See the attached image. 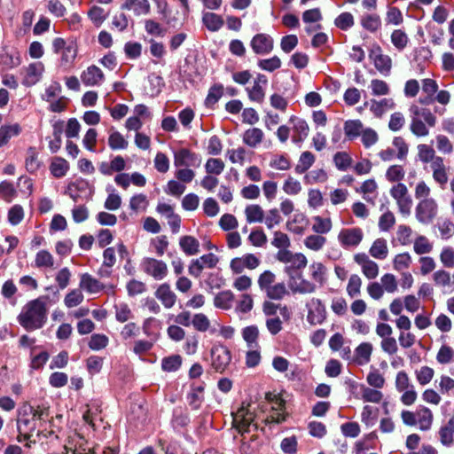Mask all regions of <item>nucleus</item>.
<instances>
[{"label": "nucleus", "instance_id": "obj_1", "mask_svg": "<svg viewBox=\"0 0 454 454\" xmlns=\"http://www.w3.org/2000/svg\"><path fill=\"white\" fill-rule=\"evenodd\" d=\"M413 192L418 201L414 209L415 219L421 224L432 223L438 216L439 203L431 196V186L425 180H419Z\"/></svg>", "mask_w": 454, "mask_h": 454}, {"label": "nucleus", "instance_id": "obj_2", "mask_svg": "<svg viewBox=\"0 0 454 454\" xmlns=\"http://www.w3.org/2000/svg\"><path fill=\"white\" fill-rule=\"evenodd\" d=\"M400 417L403 425L417 427L422 432L429 431L434 423L433 411L425 405H419L415 411L403 410Z\"/></svg>", "mask_w": 454, "mask_h": 454}, {"label": "nucleus", "instance_id": "obj_3", "mask_svg": "<svg viewBox=\"0 0 454 454\" xmlns=\"http://www.w3.org/2000/svg\"><path fill=\"white\" fill-rule=\"evenodd\" d=\"M277 276L270 270L262 271L257 278V285L262 292H264L271 300H281L288 290L284 282H276Z\"/></svg>", "mask_w": 454, "mask_h": 454}, {"label": "nucleus", "instance_id": "obj_4", "mask_svg": "<svg viewBox=\"0 0 454 454\" xmlns=\"http://www.w3.org/2000/svg\"><path fill=\"white\" fill-rule=\"evenodd\" d=\"M389 194L395 200L400 215L403 217L410 216L413 200L406 184L403 183L395 184L390 188Z\"/></svg>", "mask_w": 454, "mask_h": 454}, {"label": "nucleus", "instance_id": "obj_5", "mask_svg": "<svg viewBox=\"0 0 454 454\" xmlns=\"http://www.w3.org/2000/svg\"><path fill=\"white\" fill-rule=\"evenodd\" d=\"M285 273L288 276L287 286L294 294H307L317 290V286L307 279L300 272L292 271L291 267H285Z\"/></svg>", "mask_w": 454, "mask_h": 454}, {"label": "nucleus", "instance_id": "obj_6", "mask_svg": "<svg viewBox=\"0 0 454 454\" xmlns=\"http://www.w3.org/2000/svg\"><path fill=\"white\" fill-rule=\"evenodd\" d=\"M254 408L250 403H243L238 411L232 413L233 426L239 433H244L249 429L250 427H254Z\"/></svg>", "mask_w": 454, "mask_h": 454}, {"label": "nucleus", "instance_id": "obj_7", "mask_svg": "<svg viewBox=\"0 0 454 454\" xmlns=\"http://www.w3.org/2000/svg\"><path fill=\"white\" fill-rule=\"evenodd\" d=\"M141 269L145 274L157 281L165 279L169 272L167 262L153 257H145L141 262Z\"/></svg>", "mask_w": 454, "mask_h": 454}, {"label": "nucleus", "instance_id": "obj_8", "mask_svg": "<svg viewBox=\"0 0 454 454\" xmlns=\"http://www.w3.org/2000/svg\"><path fill=\"white\" fill-rule=\"evenodd\" d=\"M261 264V260L254 254H244L241 256L234 257L230 262V270L233 275H240L247 269L255 270Z\"/></svg>", "mask_w": 454, "mask_h": 454}, {"label": "nucleus", "instance_id": "obj_9", "mask_svg": "<svg viewBox=\"0 0 454 454\" xmlns=\"http://www.w3.org/2000/svg\"><path fill=\"white\" fill-rule=\"evenodd\" d=\"M265 398L271 409V413L266 419V421L269 423H281L285 421L286 416L285 411V401L280 395L270 392L266 394Z\"/></svg>", "mask_w": 454, "mask_h": 454}, {"label": "nucleus", "instance_id": "obj_10", "mask_svg": "<svg viewBox=\"0 0 454 454\" xmlns=\"http://www.w3.org/2000/svg\"><path fill=\"white\" fill-rule=\"evenodd\" d=\"M307 321L312 325H320L326 318V308L319 298L312 297L306 302Z\"/></svg>", "mask_w": 454, "mask_h": 454}, {"label": "nucleus", "instance_id": "obj_11", "mask_svg": "<svg viewBox=\"0 0 454 454\" xmlns=\"http://www.w3.org/2000/svg\"><path fill=\"white\" fill-rule=\"evenodd\" d=\"M231 361L230 349L222 344H215L211 349V364L218 372H223Z\"/></svg>", "mask_w": 454, "mask_h": 454}, {"label": "nucleus", "instance_id": "obj_12", "mask_svg": "<svg viewBox=\"0 0 454 454\" xmlns=\"http://www.w3.org/2000/svg\"><path fill=\"white\" fill-rule=\"evenodd\" d=\"M47 300L42 297L30 303V329L41 328L45 323Z\"/></svg>", "mask_w": 454, "mask_h": 454}, {"label": "nucleus", "instance_id": "obj_13", "mask_svg": "<svg viewBox=\"0 0 454 454\" xmlns=\"http://www.w3.org/2000/svg\"><path fill=\"white\" fill-rule=\"evenodd\" d=\"M364 239V232L359 227L344 228L337 236L338 242L345 248L356 247Z\"/></svg>", "mask_w": 454, "mask_h": 454}, {"label": "nucleus", "instance_id": "obj_14", "mask_svg": "<svg viewBox=\"0 0 454 454\" xmlns=\"http://www.w3.org/2000/svg\"><path fill=\"white\" fill-rule=\"evenodd\" d=\"M369 59L373 63L375 68L383 75H388L392 68V60L388 55L383 53L382 49L375 44L372 45Z\"/></svg>", "mask_w": 454, "mask_h": 454}, {"label": "nucleus", "instance_id": "obj_15", "mask_svg": "<svg viewBox=\"0 0 454 454\" xmlns=\"http://www.w3.org/2000/svg\"><path fill=\"white\" fill-rule=\"evenodd\" d=\"M200 156L186 148H182L174 153V165L176 168H197L200 167Z\"/></svg>", "mask_w": 454, "mask_h": 454}, {"label": "nucleus", "instance_id": "obj_16", "mask_svg": "<svg viewBox=\"0 0 454 454\" xmlns=\"http://www.w3.org/2000/svg\"><path fill=\"white\" fill-rule=\"evenodd\" d=\"M364 106L369 107L371 113L376 118H382L387 112L394 110L396 106L395 100L391 98H372L365 102Z\"/></svg>", "mask_w": 454, "mask_h": 454}, {"label": "nucleus", "instance_id": "obj_17", "mask_svg": "<svg viewBox=\"0 0 454 454\" xmlns=\"http://www.w3.org/2000/svg\"><path fill=\"white\" fill-rule=\"evenodd\" d=\"M435 162L429 165L432 178L441 188H444L449 181L450 167L444 162L443 158L436 159Z\"/></svg>", "mask_w": 454, "mask_h": 454}, {"label": "nucleus", "instance_id": "obj_18", "mask_svg": "<svg viewBox=\"0 0 454 454\" xmlns=\"http://www.w3.org/2000/svg\"><path fill=\"white\" fill-rule=\"evenodd\" d=\"M354 261L360 267L363 274L368 279H374L379 275V265L364 253H358L354 255Z\"/></svg>", "mask_w": 454, "mask_h": 454}, {"label": "nucleus", "instance_id": "obj_19", "mask_svg": "<svg viewBox=\"0 0 454 454\" xmlns=\"http://www.w3.org/2000/svg\"><path fill=\"white\" fill-rule=\"evenodd\" d=\"M250 44L254 53L265 55L272 51L274 40L270 35L261 33L252 38Z\"/></svg>", "mask_w": 454, "mask_h": 454}, {"label": "nucleus", "instance_id": "obj_20", "mask_svg": "<svg viewBox=\"0 0 454 454\" xmlns=\"http://www.w3.org/2000/svg\"><path fill=\"white\" fill-rule=\"evenodd\" d=\"M289 123L292 125V130L294 132L292 137L293 142L301 143L304 141L309 133L308 122L302 118L293 115L289 118Z\"/></svg>", "mask_w": 454, "mask_h": 454}, {"label": "nucleus", "instance_id": "obj_21", "mask_svg": "<svg viewBox=\"0 0 454 454\" xmlns=\"http://www.w3.org/2000/svg\"><path fill=\"white\" fill-rule=\"evenodd\" d=\"M154 296L161 302L165 309H171L175 306L177 297L171 289L168 283H162L158 286Z\"/></svg>", "mask_w": 454, "mask_h": 454}, {"label": "nucleus", "instance_id": "obj_22", "mask_svg": "<svg viewBox=\"0 0 454 454\" xmlns=\"http://www.w3.org/2000/svg\"><path fill=\"white\" fill-rule=\"evenodd\" d=\"M309 224L308 217L301 212H295L289 217L286 223L287 231L294 234L301 235L304 233Z\"/></svg>", "mask_w": 454, "mask_h": 454}, {"label": "nucleus", "instance_id": "obj_23", "mask_svg": "<svg viewBox=\"0 0 454 454\" xmlns=\"http://www.w3.org/2000/svg\"><path fill=\"white\" fill-rule=\"evenodd\" d=\"M268 82L267 78L263 74H258L254 80L253 86L247 88V91L250 100L262 103L265 97L264 88Z\"/></svg>", "mask_w": 454, "mask_h": 454}, {"label": "nucleus", "instance_id": "obj_24", "mask_svg": "<svg viewBox=\"0 0 454 454\" xmlns=\"http://www.w3.org/2000/svg\"><path fill=\"white\" fill-rule=\"evenodd\" d=\"M193 328L201 333L209 332L211 334L217 333L216 321H211L204 313H196L192 318Z\"/></svg>", "mask_w": 454, "mask_h": 454}, {"label": "nucleus", "instance_id": "obj_25", "mask_svg": "<svg viewBox=\"0 0 454 454\" xmlns=\"http://www.w3.org/2000/svg\"><path fill=\"white\" fill-rule=\"evenodd\" d=\"M358 387V398L364 403H372L379 404L384 398V395L380 388L371 387L365 384H359Z\"/></svg>", "mask_w": 454, "mask_h": 454}, {"label": "nucleus", "instance_id": "obj_26", "mask_svg": "<svg viewBox=\"0 0 454 454\" xmlns=\"http://www.w3.org/2000/svg\"><path fill=\"white\" fill-rule=\"evenodd\" d=\"M102 70L96 66H90L81 74V80L86 86H98L104 80Z\"/></svg>", "mask_w": 454, "mask_h": 454}, {"label": "nucleus", "instance_id": "obj_27", "mask_svg": "<svg viewBox=\"0 0 454 454\" xmlns=\"http://www.w3.org/2000/svg\"><path fill=\"white\" fill-rule=\"evenodd\" d=\"M79 287L90 294H97L104 289V285L89 273L80 276Z\"/></svg>", "mask_w": 454, "mask_h": 454}, {"label": "nucleus", "instance_id": "obj_28", "mask_svg": "<svg viewBox=\"0 0 454 454\" xmlns=\"http://www.w3.org/2000/svg\"><path fill=\"white\" fill-rule=\"evenodd\" d=\"M121 8L132 12L136 16H141L150 12L151 5L148 0H123Z\"/></svg>", "mask_w": 454, "mask_h": 454}, {"label": "nucleus", "instance_id": "obj_29", "mask_svg": "<svg viewBox=\"0 0 454 454\" xmlns=\"http://www.w3.org/2000/svg\"><path fill=\"white\" fill-rule=\"evenodd\" d=\"M310 281L318 286H324L327 281V269L321 262H313L309 266Z\"/></svg>", "mask_w": 454, "mask_h": 454}, {"label": "nucleus", "instance_id": "obj_30", "mask_svg": "<svg viewBox=\"0 0 454 454\" xmlns=\"http://www.w3.org/2000/svg\"><path fill=\"white\" fill-rule=\"evenodd\" d=\"M372 351V343L362 342L355 348L353 361L358 365H365L371 361Z\"/></svg>", "mask_w": 454, "mask_h": 454}, {"label": "nucleus", "instance_id": "obj_31", "mask_svg": "<svg viewBox=\"0 0 454 454\" xmlns=\"http://www.w3.org/2000/svg\"><path fill=\"white\" fill-rule=\"evenodd\" d=\"M160 321L155 317H150L145 318L142 324L144 334L153 341H156L160 336Z\"/></svg>", "mask_w": 454, "mask_h": 454}, {"label": "nucleus", "instance_id": "obj_32", "mask_svg": "<svg viewBox=\"0 0 454 454\" xmlns=\"http://www.w3.org/2000/svg\"><path fill=\"white\" fill-rule=\"evenodd\" d=\"M369 254L374 259L385 260L389 254L387 239L384 238L376 239L369 249Z\"/></svg>", "mask_w": 454, "mask_h": 454}, {"label": "nucleus", "instance_id": "obj_33", "mask_svg": "<svg viewBox=\"0 0 454 454\" xmlns=\"http://www.w3.org/2000/svg\"><path fill=\"white\" fill-rule=\"evenodd\" d=\"M411 120L415 119H423L424 121L430 127L434 126L435 124V117L430 112L429 109L419 107V106L412 104L409 108Z\"/></svg>", "mask_w": 454, "mask_h": 454}, {"label": "nucleus", "instance_id": "obj_34", "mask_svg": "<svg viewBox=\"0 0 454 454\" xmlns=\"http://www.w3.org/2000/svg\"><path fill=\"white\" fill-rule=\"evenodd\" d=\"M263 137L264 133L261 129L250 128L243 133L242 141L247 146L255 148L262 143Z\"/></svg>", "mask_w": 454, "mask_h": 454}, {"label": "nucleus", "instance_id": "obj_35", "mask_svg": "<svg viewBox=\"0 0 454 454\" xmlns=\"http://www.w3.org/2000/svg\"><path fill=\"white\" fill-rule=\"evenodd\" d=\"M378 184L374 179H367L365 180L360 186L359 189L356 190L357 192L363 195V198L371 203H374L375 199L377 198Z\"/></svg>", "mask_w": 454, "mask_h": 454}, {"label": "nucleus", "instance_id": "obj_36", "mask_svg": "<svg viewBox=\"0 0 454 454\" xmlns=\"http://www.w3.org/2000/svg\"><path fill=\"white\" fill-rule=\"evenodd\" d=\"M440 442L443 446H450L454 441V416L439 429Z\"/></svg>", "mask_w": 454, "mask_h": 454}, {"label": "nucleus", "instance_id": "obj_37", "mask_svg": "<svg viewBox=\"0 0 454 454\" xmlns=\"http://www.w3.org/2000/svg\"><path fill=\"white\" fill-rule=\"evenodd\" d=\"M412 264L410 253L403 252L395 254L392 260L393 269L397 272L407 271Z\"/></svg>", "mask_w": 454, "mask_h": 454}, {"label": "nucleus", "instance_id": "obj_38", "mask_svg": "<svg viewBox=\"0 0 454 454\" xmlns=\"http://www.w3.org/2000/svg\"><path fill=\"white\" fill-rule=\"evenodd\" d=\"M241 334L248 348H260L258 343L259 329L256 325H249L243 328Z\"/></svg>", "mask_w": 454, "mask_h": 454}, {"label": "nucleus", "instance_id": "obj_39", "mask_svg": "<svg viewBox=\"0 0 454 454\" xmlns=\"http://www.w3.org/2000/svg\"><path fill=\"white\" fill-rule=\"evenodd\" d=\"M246 220L248 223H262L264 219V210L258 204H250L244 210Z\"/></svg>", "mask_w": 454, "mask_h": 454}, {"label": "nucleus", "instance_id": "obj_40", "mask_svg": "<svg viewBox=\"0 0 454 454\" xmlns=\"http://www.w3.org/2000/svg\"><path fill=\"white\" fill-rule=\"evenodd\" d=\"M312 231L314 233L324 235L327 234L333 229V222L330 217H322L316 215L312 218Z\"/></svg>", "mask_w": 454, "mask_h": 454}, {"label": "nucleus", "instance_id": "obj_41", "mask_svg": "<svg viewBox=\"0 0 454 454\" xmlns=\"http://www.w3.org/2000/svg\"><path fill=\"white\" fill-rule=\"evenodd\" d=\"M179 246L187 255H194L200 251V242L192 236H183L179 240Z\"/></svg>", "mask_w": 454, "mask_h": 454}, {"label": "nucleus", "instance_id": "obj_42", "mask_svg": "<svg viewBox=\"0 0 454 454\" xmlns=\"http://www.w3.org/2000/svg\"><path fill=\"white\" fill-rule=\"evenodd\" d=\"M326 244V238L314 233L307 236L303 240L304 247L313 252L321 251Z\"/></svg>", "mask_w": 454, "mask_h": 454}, {"label": "nucleus", "instance_id": "obj_43", "mask_svg": "<svg viewBox=\"0 0 454 454\" xmlns=\"http://www.w3.org/2000/svg\"><path fill=\"white\" fill-rule=\"evenodd\" d=\"M418 151V158L419 161L422 163H429L432 164V162H435L436 159H440L441 156H437L435 154V151L434 148L426 144H419L417 146Z\"/></svg>", "mask_w": 454, "mask_h": 454}, {"label": "nucleus", "instance_id": "obj_44", "mask_svg": "<svg viewBox=\"0 0 454 454\" xmlns=\"http://www.w3.org/2000/svg\"><path fill=\"white\" fill-rule=\"evenodd\" d=\"M69 169V163L61 157H54L50 166L51 175L57 178L66 176Z\"/></svg>", "mask_w": 454, "mask_h": 454}, {"label": "nucleus", "instance_id": "obj_45", "mask_svg": "<svg viewBox=\"0 0 454 454\" xmlns=\"http://www.w3.org/2000/svg\"><path fill=\"white\" fill-rule=\"evenodd\" d=\"M364 129V125L359 120H348L344 123V133L350 140L360 137Z\"/></svg>", "mask_w": 454, "mask_h": 454}, {"label": "nucleus", "instance_id": "obj_46", "mask_svg": "<svg viewBox=\"0 0 454 454\" xmlns=\"http://www.w3.org/2000/svg\"><path fill=\"white\" fill-rule=\"evenodd\" d=\"M433 243L424 235L416 237L413 241V251L416 254L422 255L433 251Z\"/></svg>", "mask_w": 454, "mask_h": 454}, {"label": "nucleus", "instance_id": "obj_47", "mask_svg": "<svg viewBox=\"0 0 454 454\" xmlns=\"http://www.w3.org/2000/svg\"><path fill=\"white\" fill-rule=\"evenodd\" d=\"M282 190L288 196H297L302 191V184L295 177L288 176L283 182Z\"/></svg>", "mask_w": 454, "mask_h": 454}, {"label": "nucleus", "instance_id": "obj_48", "mask_svg": "<svg viewBox=\"0 0 454 454\" xmlns=\"http://www.w3.org/2000/svg\"><path fill=\"white\" fill-rule=\"evenodd\" d=\"M108 145L114 151L125 150L129 146V141L119 131H112L108 137Z\"/></svg>", "mask_w": 454, "mask_h": 454}, {"label": "nucleus", "instance_id": "obj_49", "mask_svg": "<svg viewBox=\"0 0 454 454\" xmlns=\"http://www.w3.org/2000/svg\"><path fill=\"white\" fill-rule=\"evenodd\" d=\"M203 24L210 31H218L223 25V20L218 14L205 12L202 17Z\"/></svg>", "mask_w": 454, "mask_h": 454}, {"label": "nucleus", "instance_id": "obj_50", "mask_svg": "<svg viewBox=\"0 0 454 454\" xmlns=\"http://www.w3.org/2000/svg\"><path fill=\"white\" fill-rule=\"evenodd\" d=\"M234 301V294L231 291L226 290L219 293L214 299V305L222 309L231 308Z\"/></svg>", "mask_w": 454, "mask_h": 454}, {"label": "nucleus", "instance_id": "obj_51", "mask_svg": "<svg viewBox=\"0 0 454 454\" xmlns=\"http://www.w3.org/2000/svg\"><path fill=\"white\" fill-rule=\"evenodd\" d=\"M183 364V358L180 355H171L162 358L161 369L167 372H174L179 370Z\"/></svg>", "mask_w": 454, "mask_h": 454}, {"label": "nucleus", "instance_id": "obj_52", "mask_svg": "<svg viewBox=\"0 0 454 454\" xmlns=\"http://www.w3.org/2000/svg\"><path fill=\"white\" fill-rule=\"evenodd\" d=\"M187 398L193 409H199L204 400V385L192 386Z\"/></svg>", "mask_w": 454, "mask_h": 454}, {"label": "nucleus", "instance_id": "obj_53", "mask_svg": "<svg viewBox=\"0 0 454 454\" xmlns=\"http://www.w3.org/2000/svg\"><path fill=\"white\" fill-rule=\"evenodd\" d=\"M372 95L375 97H385L390 94V86L381 79H372L370 82Z\"/></svg>", "mask_w": 454, "mask_h": 454}, {"label": "nucleus", "instance_id": "obj_54", "mask_svg": "<svg viewBox=\"0 0 454 454\" xmlns=\"http://www.w3.org/2000/svg\"><path fill=\"white\" fill-rule=\"evenodd\" d=\"M360 22L364 29L372 33L381 27V20L378 14H365L361 18Z\"/></svg>", "mask_w": 454, "mask_h": 454}, {"label": "nucleus", "instance_id": "obj_55", "mask_svg": "<svg viewBox=\"0 0 454 454\" xmlns=\"http://www.w3.org/2000/svg\"><path fill=\"white\" fill-rule=\"evenodd\" d=\"M35 265L37 268H53L54 258L47 250H40L35 256Z\"/></svg>", "mask_w": 454, "mask_h": 454}, {"label": "nucleus", "instance_id": "obj_56", "mask_svg": "<svg viewBox=\"0 0 454 454\" xmlns=\"http://www.w3.org/2000/svg\"><path fill=\"white\" fill-rule=\"evenodd\" d=\"M434 284L437 287L447 288L451 286L450 273L445 270H438L432 276Z\"/></svg>", "mask_w": 454, "mask_h": 454}, {"label": "nucleus", "instance_id": "obj_57", "mask_svg": "<svg viewBox=\"0 0 454 454\" xmlns=\"http://www.w3.org/2000/svg\"><path fill=\"white\" fill-rule=\"evenodd\" d=\"M88 18L91 22L99 27L107 19V13L105 10L98 5H93L87 12Z\"/></svg>", "mask_w": 454, "mask_h": 454}, {"label": "nucleus", "instance_id": "obj_58", "mask_svg": "<svg viewBox=\"0 0 454 454\" xmlns=\"http://www.w3.org/2000/svg\"><path fill=\"white\" fill-rule=\"evenodd\" d=\"M434 376V370L427 365L421 366L415 371V377L421 386L429 384Z\"/></svg>", "mask_w": 454, "mask_h": 454}, {"label": "nucleus", "instance_id": "obj_59", "mask_svg": "<svg viewBox=\"0 0 454 454\" xmlns=\"http://www.w3.org/2000/svg\"><path fill=\"white\" fill-rule=\"evenodd\" d=\"M385 176L388 182L398 184L404 178L405 171L403 166L395 164L387 168Z\"/></svg>", "mask_w": 454, "mask_h": 454}, {"label": "nucleus", "instance_id": "obj_60", "mask_svg": "<svg viewBox=\"0 0 454 454\" xmlns=\"http://www.w3.org/2000/svg\"><path fill=\"white\" fill-rule=\"evenodd\" d=\"M436 361L440 364L454 362V349L449 345H442L436 354Z\"/></svg>", "mask_w": 454, "mask_h": 454}, {"label": "nucleus", "instance_id": "obj_61", "mask_svg": "<svg viewBox=\"0 0 454 454\" xmlns=\"http://www.w3.org/2000/svg\"><path fill=\"white\" fill-rule=\"evenodd\" d=\"M149 205V200L145 194L139 193L132 196L129 200V207L135 212H144Z\"/></svg>", "mask_w": 454, "mask_h": 454}, {"label": "nucleus", "instance_id": "obj_62", "mask_svg": "<svg viewBox=\"0 0 454 454\" xmlns=\"http://www.w3.org/2000/svg\"><path fill=\"white\" fill-rule=\"evenodd\" d=\"M383 287L384 291L388 294H394L398 289V284L396 277L392 273H385L380 278L379 282Z\"/></svg>", "mask_w": 454, "mask_h": 454}, {"label": "nucleus", "instance_id": "obj_63", "mask_svg": "<svg viewBox=\"0 0 454 454\" xmlns=\"http://www.w3.org/2000/svg\"><path fill=\"white\" fill-rule=\"evenodd\" d=\"M366 383L368 387L382 389L386 385V380L378 370H373L367 373Z\"/></svg>", "mask_w": 454, "mask_h": 454}, {"label": "nucleus", "instance_id": "obj_64", "mask_svg": "<svg viewBox=\"0 0 454 454\" xmlns=\"http://www.w3.org/2000/svg\"><path fill=\"white\" fill-rule=\"evenodd\" d=\"M439 259L443 267L447 269L454 268V247H443L440 252Z\"/></svg>", "mask_w": 454, "mask_h": 454}]
</instances>
